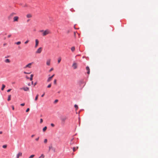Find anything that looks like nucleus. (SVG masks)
<instances>
[{
  "instance_id": "nucleus-1",
  "label": "nucleus",
  "mask_w": 158,
  "mask_h": 158,
  "mask_svg": "<svg viewBox=\"0 0 158 158\" xmlns=\"http://www.w3.org/2000/svg\"><path fill=\"white\" fill-rule=\"evenodd\" d=\"M40 32H42V35L43 36H45L46 35L50 33V31L48 29H47L45 31L40 30Z\"/></svg>"
},
{
  "instance_id": "nucleus-2",
  "label": "nucleus",
  "mask_w": 158,
  "mask_h": 158,
  "mask_svg": "<svg viewBox=\"0 0 158 158\" xmlns=\"http://www.w3.org/2000/svg\"><path fill=\"white\" fill-rule=\"evenodd\" d=\"M16 15V13L13 12L10 14L9 16L8 17V19L9 20H10L15 15Z\"/></svg>"
},
{
  "instance_id": "nucleus-3",
  "label": "nucleus",
  "mask_w": 158,
  "mask_h": 158,
  "mask_svg": "<svg viewBox=\"0 0 158 158\" xmlns=\"http://www.w3.org/2000/svg\"><path fill=\"white\" fill-rule=\"evenodd\" d=\"M16 15V13L13 12L10 14L9 16L8 17V19L9 20H10L15 15Z\"/></svg>"
},
{
  "instance_id": "nucleus-4",
  "label": "nucleus",
  "mask_w": 158,
  "mask_h": 158,
  "mask_svg": "<svg viewBox=\"0 0 158 158\" xmlns=\"http://www.w3.org/2000/svg\"><path fill=\"white\" fill-rule=\"evenodd\" d=\"M33 63V62H31L27 64L24 67V68H31V66L32 64Z\"/></svg>"
},
{
  "instance_id": "nucleus-5",
  "label": "nucleus",
  "mask_w": 158,
  "mask_h": 158,
  "mask_svg": "<svg viewBox=\"0 0 158 158\" xmlns=\"http://www.w3.org/2000/svg\"><path fill=\"white\" fill-rule=\"evenodd\" d=\"M19 17L17 16H15L13 18V22H18L19 21Z\"/></svg>"
},
{
  "instance_id": "nucleus-6",
  "label": "nucleus",
  "mask_w": 158,
  "mask_h": 158,
  "mask_svg": "<svg viewBox=\"0 0 158 158\" xmlns=\"http://www.w3.org/2000/svg\"><path fill=\"white\" fill-rule=\"evenodd\" d=\"M42 48L41 47L39 48L36 51L35 53L36 54L40 53L42 51Z\"/></svg>"
},
{
  "instance_id": "nucleus-7",
  "label": "nucleus",
  "mask_w": 158,
  "mask_h": 158,
  "mask_svg": "<svg viewBox=\"0 0 158 158\" xmlns=\"http://www.w3.org/2000/svg\"><path fill=\"white\" fill-rule=\"evenodd\" d=\"M21 90L23 89L24 91H27L29 90V88L27 87H23L20 88Z\"/></svg>"
},
{
  "instance_id": "nucleus-8",
  "label": "nucleus",
  "mask_w": 158,
  "mask_h": 158,
  "mask_svg": "<svg viewBox=\"0 0 158 158\" xmlns=\"http://www.w3.org/2000/svg\"><path fill=\"white\" fill-rule=\"evenodd\" d=\"M35 48H36L38 46L39 41L37 39H36L35 40Z\"/></svg>"
},
{
  "instance_id": "nucleus-9",
  "label": "nucleus",
  "mask_w": 158,
  "mask_h": 158,
  "mask_svg": "<svg viewBox=\"0 0 158 158\" xmlns=\"http://www.w3.org/2000/svg\"><path fill=\"white\" fill-rule=\"evenodd\" d=\"M72 67L74 69H77V63H74L73 64Z\"/></svg>"
},
{
  "instance_id": "nucleus-10",
  "label": "nucleus",
  "mask_w": 158,
  "mask_h": 158,
  "mask_svg": "<svg viewBox=\"0 0 158 158\" xmlns=\"http://www.w3.org/2000/svg\"><path fill=\"white\" fill-rule=\"evenodd\" d=\"M22 153L21 152H19L16 155L17 158H19V157L22 156Z\"/></svg>"
},
{
  "instance_id": "nucleus-11",
  "label": "nucleus",
  "mask_w": 158,
  "mask_h": 158,
  "mask_svg": "<svg viewBox=\"0 0 158 158\" xmlns=\"http://www.w3.org/2000/svg\"><path fill=\"white\" fill-rule=\"evenodd\" d=\"M51 60L49 59L48 60L46 61V64L48 66H50V65Z\"/></svg>"
},
{
  "instance_id": "nucleus-12",
  "label": "nucleus",
  "mask_w": 158,
  "mask_h": 158,
  "mask_svg": "<svg viewBox=\"0 0 158 158\" xmlns=\"http://www.w3.org/2000/svg\"><path fill=\"white\" fill-rule=\"evenodd\" d=\"M67 119V117H63L61 118V120L62 122H64Z\"/></svg>"
},
{
  "instance_id": "nucleus-13",
  "label": "nucleus",
  "mask_w": 158,
  "mask_h": 158,
  "mask_svg": "<svg viewBox=\"0 0 158 158\" xmlns=\"http://www.w3.org/2000/svg\"><path fill=\"white\" fill-rule=\"evenodd\" d=\"M86 69L87 71V73L88 74H89L90 73V69L89 67L87 66L86 67Z\"/></svg>"
},
{
  "instance_id": "nucleus-14",
  "label": "nucleus",
  "mask_w": 158,
  "mask_h": 158,
  "mask_svg": "<svg viewBox=\"0 0 158 158\" xmlns=\"http://www.w3.org/2000/svg\"><path fill=\"white\" fill-rule=\"evenodd\" d=\"M26 17L27 18H31L32 17V15L31 14H28L26 15Z\"/></svg>"
},
{
  "instance_id": "nucleus-15",
  "label": "nucleus",
  "mask_w": 158,
  "mask_h": 158,
  "mask_svg": "<svg viewBox=\"0 0 158 158\" xmlns=\"http://www.w3.org/2000/svg\"><path fill=\"white\" fill-rule=\"evenodd\" d=\"M4 61L5 63H10V60L8 59H6L5 60H4Z\"/></svg>"
},
{
  "instance_id": "nucleus-16",
  "label": "nucleus",
  "mask_w": 158,
  "mask_h": 158,
  "mask_svg": "<svg viewBox=\"0 0 158 158\" xmlns=\"http://www.w3.org/2000/svg\"><path fill=\"white\" fill-rule=\"evenodd\" d=\"M52 77H50L48 78L47 81L48 82H49L51 81L52 80Z\"/></svg>"
},
{
  "instance_id": "nucleus-17",
  "label": "nucleus",
  "mask_w": 158,
  "mask_h": 158,
  "mask_svg": "<svg viewBox=\"0 0 158 158\" xmlns=\"http://www.w3.org/2000/svg\"><path fill=\"white\" fill-rule=\"evenodd\" d=\"M5 87V85L4 84H2V88H1L2 90H3Z\"/></svg>"
},
{
  "instance_id": "nucleus-18",
  "label": "nucleus",
  "mask_w": 158,
  "mask_h": 158,
  "mask_svg": "<svg viewBox=\"0 0 158 158\" xmlns=\"http://www.w3.org/2000/svg\"><path fill=\"white\" fill-rule=\"evenodd\" d=\"M11 95H10L8 96V98L7 99L8 101H9L11 100Z\"/></svg>"
},
{
  "instance_id": "nucleus-19",
  "label": "nucleus",
  "mask_w": 158,
  "mask_h": 158,
  "mask_svg": "<svg viewBox=\"0 0 158 158\" xmlns=\"http://www.w3.org/2000/svg\"><path fill=\"white\" fill-rule=\"evenodd\" d=\"M33 75L32 74L31 75V77L30 79V81H32L33 80Z\"/></svg>"
},
{
  "instance_id": "nucleus-20",
  "label": "nucleus",
  "mask_w": 158,
  "mask_h": 158,
  "mask_svg": "<svg viewBox=\"0 0 158 158\" xmlns=\"http://www.w3.org/2000/svg\"><path fill=\"white\" fill-rule=\"evenodd\" d=\"M38 96H39V95L38 94H37L36 95V96L35 97V101H36L37 100V99H38Z\"/></svg>"
},
{
  "instance_id": "nucleus-21",
  "label": "nucleus",
  "mask_w": 158,
  "mask_h": 158,
  "mask_svg": "<svg viewBox=\"0 0 158 158\" xmlns=\"http://www.w3.org/2000/svg\"><path fill=\"white\" fill-rule=\"evenodd\" d=\"M74 107L75 108L76 110L78 109V106L76 104L74 105Z\"/></svg>"
},
{
  "instance_id": "nucleus-22",
  "label": "nucleus",
  "mask_w": 158,
  "mask_h": 158,
  "mask_svg": "<svg viewBox=\"0 0 158 158\" xmlns=\"http://www.w3.org/2000/svg\"><path fill=\"white\" fill-rule=\"evenodd\" d=\"M47 127L45 126V127H44L43 129V131L44 132L45 131L47 130Z\"/></svg>"
},
{
  "instance_id": "nucleus-23",
  "label": "nucleus",
  "mask_w": 158,
  "mask_h": 158,
  "mask_svg": "<svg viewBox=\"0 0 158 158\" xmlns=\"http://www.w3.org/2000/svg\"><path fill=\"white\" fill-rule=\"evenodd\" d=\"M75 48L74 47H73L71 48V50L72 52H74L75 50Z\"/></svg>"
},
{
  "instance_id": "nucleus-24",
  "label": "nucleus",
  "mask_w": 158,
  "mask_h": 158,
  "mask_svg": "<svg viewBox=\"0 0 158 158\" xmlns=\"http://www.w3.org/2000/svg\"><path fill=\"white\" fill-rule=\"evenodd\" d=\"M61 60V57H59L58 59V63H59L60 61Z\"/></svg>"
},
{
  "instance_id": "nucleus-25",
  "label": "nucleus",
  "mask_w": 158,
  "mask_h": 158,
  "mask_svg": "<svg viewBox=\"0 0 158 158\" xmlns=\"http://www.w3.org/2000/svg\"><path fill=\"white\" fill-rule=\"evenodd\" d=\"M21 43V42L20 41H18L17 42H16L15 43V44H16L17 45H19Z\"/></svg>"
},
{
  "instance_id": "nucleus-26",
  "label": "nucleus",
  "mask_w": 158,
  "mask_h": 158,
  "mask_svg": "<svg viewBox=\"0 0 158 158\" xmlns=\"http://www.w3.org/2000/svg\"><path fill=\"white\" fill-rule=\"evenodd\" d=\"M7 146V145H6V144L2 146V147H3V148H6Z\"/></svg>"
},
{
  "instance_id": "nucleus-27",
  "label": "nucleus",
  "mask_w": 158,
  "mask_h": 158,
  "mask_svg": "<svg viewBox=\"0 0 158 158\" xmlns=\"http://www.w3.org/2000/svg\"><path fill=\"white\" fill-rule=\"evenodd\" d=\"M51 86H52L51 84H50L48 85V86H47V87L48 88H50L51 87Z\"/></svg>"
},
{
  "instance_id": "nucleus-28",
  "label": "nucleus",
  "mask_w": 158,
  "mask_h": 158,
  "mask_svg": "<svg viewBox=\"0 0 158 158\" xmlns=\"http://www.w3.org/2000/svg\"><path fill=\"white\" fill-rule=\"evenodd\" d=\"M34 156H35V155H31V156H29V158H32Z\"/></svg>"
},
{
  "instance_id": "nucleus-29",
  "label": "nucleus",
  "mask_w": 158,
  "mask_h": 158,
  "mask_svg": "<svg viewBox=\"0 0 158 158\" xmlns=\"http://www.w3.org/2000/svg\"><path fill=\"white\" fill-rule=\"evenodd\" d=\"M73 140V138L71 140V142L70 143V144L71 145L73 143V142H72V141Z\"/></svg>"
},
{
  "instance_id": "nucleus-30",
  "label": "nucleus",
  "mask_w": 158,
  "mask_h": 158,
  "mask_svg": "<svg viewBox=\"0 0 158 158\" xmlns=\"http://www.w3.org/2000/svg\"><path fill=\"white\" fill-rule=\"evenodd\" d=\"M47 142V139H45L44 140V143H46Z\"/></svg>"
},
{
  "instance_id": "nucleus-31",
  "label": "nucleus",
  "mask_w": 158,
  "mask_h": 158,
  "mask_svg": "<svg viewBox=\"0 0 158 158\" xmlns=\"http://www.w3.org/2000/svg\"><path fill=\"white\" fill-rule=\"evenodd\" d=\"M54 84L56 85V80L55 79L54 81Z\"/></svg>"
},
{
  "instance_id": "nucleus-32",
  "label": "nucleus",
  "mask_w": 158,
  "mask_h": 158,
  "mask_svg": "<svg viewBox=\"0 0 158 158\" xmlns=\"http://www.w3.org/2000/svg\"><path fill=\"white\" fill-rule=\"evenodd\" d=\"M53 70V68H51L50 70H49V72H51Z\"/></svg>"
},
{
  "instance_id": "nucleus-33",
  "label": "nucleus",
  "mask_w": 158,
  "mask_h": 158,
  "mask_svg": "<svg viewBox=\"0 0 158 158\" xmlns=\"http://www.w3.org/2000/svg\"><path fill=\"white\" fill-rule=\"evenodd\" d=\"M58 102V100L57 99H56L55 100V101H54V103H56L57 102Z\"/></svg>"
},
{
  "instance_id": "nucleus-34",
  "label": "nucleus",
  "mask_w": 158,
  "mask_h": 158,
  "mask_svg": "<svg viewBox=\"0 0 158 158\" xmlns=\"http://www.w3.org/2000/svg\"><path fill=\"white\" fill-rule=\"evenodd\" d=\"M43 122V119L42 118H41L40 119V123H41Z\"/></svg>"
},
{
  "instance_id": "nucleus-35",
  "label": "nucleus",
  "mask_w": 158,
  "mask_h": 158,
  "mask_svg": "<svg viewBox=\"0 0 158 158\" xmlns=\"http://www.w3.org/2000/svg\"><path fill=\"white\" fill-rule=\"evenodd\" d=\"M30 110V109L29 108H27V109L26 110V112H28Z\"/></svg>"
},
{
  "instance_id": "nucleus-36",
  "label": "nucleus",
  "mask_w": 158,
  "mask_h": 158,
  "mask_svg": "<svg viewBox=\"0 0 158 158\" xmlns=\"http://www.w3.org/2000/svg\"><path fill=\"white\" fill-rule=\"evenodd\" d=\"M76 150V148L75 147L73 148V152H75Z\"/></svg>"
},
{
  "instance_id": "nucleus-37",
  "label": "nucleus",
  "mask_w": 158,
  "mask_h": 158,
  "mask_svg": "<svg viewBox=\"0 0 158 158\" xmlns=\"http://www.w3.org/2000/svg\"><path fill=\"white\" fill-rule=\"evenodd\" d=\"M51 125L52 127H54V126H55V125H54V124L53 123H51Z\"/></svg>"
},
{
  "instance_id": "nucleus-38",
  "label": "nucleus",
  "mask_w": 158,
  "mask_h": 158,
  "mask_svg": "<svg viewBox=\"0 0 158 158\" xmlns=\"http://www.w3.org/2000/svg\"><path fill=\"white\" fill-rule=\"evenodd\" d=\"M20 105L22 106H23L25 105V103H23L20 104Z\"/></svg>"
},
{
  "instance_id": "nucleus-39",
  "label": "nucleus",
  "mask_w": 158,
  "mask_h": 158,
  "mask_svg": "<svg viewBox=\"0 0 158 158\" xmlns=\"http://www.w3.org/2000/svg\"><path fill=\"white\" fill-rule=\"evenodd\" d=\"M28 42H29V40H27L24 43L25 44H27Z\"/></svg>"
},
{
  "instance_id": "nucleus-40",
  "label": "nucleus",
  "mask_w": 158,
  "mask_h": 158,
  "mask_svg": "<svg viewBox=\"0 0 158 158\" xmlns=\"http://www.w3.org/2000/svg\"><path fill=\"white\" fill-rule=\"evenodd\" d=\"M39 137H38V138H36L35 140L36 141H38L39 140Z\"/></svg>"
},
{
  "instance_id": "nucleus-41",
  "label": "nucleus",
  "mask_w": 158,
  "mask_h": 158,
  "mask_svg": "<svg viewBox=\"0 0 158 158\" xmlns=\"http://www.w3.org/2000/svg\"><path fill=\"white\" fill-rule=\"evenodd\" d=\"M41 157H43V158H44V156L43 154H42L41 156L39 158H40Z\"/></svg>"
},
{
  "instance_id": "nucleus-42",
  "label": "nucleus",
  "mask_w": 158,
  "mask_h": 158,
  "mask_svg": "<svg viewBox=\"0 0 158 158\" xmlns=\"http://www.w3.org/2000/svg\"><path fill=\"white\" fill-rule=\"evenodd\" d=\"M52 148V146H49V150H50Z\"/></svg>"
},
{
  "instance_id": "nucleus-43",
  "label": "nucleus",
  "mask_w": 158,
  "mask_h": 158,
  "mask_svg": "<svg viewBox=\"0 0 158 158\" xmlns=\"http://www.w3.org/2000/svg\"><path fill=\"white\" fill-rule=\"evenodd\" d=\"M11 89H8L7 90V92H10L11 91Z\"/></svg>"
},
{
  "instance_id": "nucleus-44",
  "label": "nucleus",
  "mask_w": 158,
  "mask_h": 158,
  "mask_svg": "<svg viewBox=\"0 0 158 158\" xmlns=\"http://www.w3.org/2000/svg\"><path fill=\"white\" fill-rule=\"evenodd\" d=\"M12 109L13 110H14V106H12Z\"/></svg>"
},
{
  "instance_id": "nucleus-45",
  "label": "nucleus",
  "mask_w": 158,
  "mask_h": 158,
  "mask_svg": "<svg viewBox=\"0 0 158 158\" xmlns=\"http://www.w3.org/2000/svg\"><path fill=\"white\" fill-rule=\"evenodd\" d=\"M11 35H10H10H8V38H10V37L11 36Z\"/></svg>"
},
{
  "instance_id": "nucleus-46",
  "label": "nucleus",
  "mask_w": 158,
  "mask_h": 158,
  "mask_svg": "<svg viewBox=\"0 0 158 158\" xmlns=\"http://www.w3.org/2000/svg\"><path fill=\"white\" fill-rule=\"evenodd\" d=\"M44 94L45 93H44L42 95H41V97H43L44 96Z\"/></svg>"
},
{
  "instance_id": "nucleus-47",
  "label": "nucleus",
  "mask_w": 158,
  "mask_h": 158,
  "mask_svg": "<svg viewBox=\"0 0 158 158\" xmlns=\"http://www.w3.org/2000/svg\"><path fill=\"white\" fill-rule=\"evenodd\" d=\"M37 82H35V83L34 84V86L35 85L37 84Z\"/></svg>"
},
{
  "instance_id": "nucleus-48",
  "label": "nucleus",
  "mask_w": 158,
  "mask_h": 158,
  "mask_svg": "<svg viewBox=\"0 0 158 158\" xmlns=\"http://www.w3.org/2000/svg\"><path fill=\"white\" fill-rule=\"evenodd\" d=\"M24 73H25V74H29V73H27V72H24Z\"/></svg>"
},
{
  "instance_id": "nucleus-49",
  "label": "nucleus",
  "mask_w": 158,
  "mask_h": 158,
  "mask_svg": "<svg viewBox=\"0 0 158 158\" xmlns=\"http://www.w3.org/2000/svg\"><path fill=\"white\" fill-rule=\"evenodd\" d=\"M6 44H7L6 43H5L3 44V45L4 46H5V45H6Z\"/></svg>"
},
{
  "instance_id": "nucleus-50",
  "label": "nucleus",
  "mask_w": 158,
  "mask_h": 158,
  "mask_svg": "<svg viewBox=\"0 0 158 158\" xmlns=\"http://www.w3.org/2000/svg\"><path fill=\"white\" fill-rule=\"evenodd\" d=\"M35 136V135H32L31 136V137H34V136Z\"/></svg>"
},
{
  "instance_id": "nucleus-51",
  "label": "nucleus",
  "mask_w": 158,
  "mask_h": 158,
  "mask_svg": "<svg viewBox=\"0 0 158 158\" xmlns=\"http://www.w3.org/2000/svg\"><path fill=\"white\" fill-rule=\"evenodd\" d=\"M54 75H55L53 74L51 77H52H52L54 76Z\"/></svg>"
},
{
  "instance_id": "nucleus-52",
  "label": "nucleus",
  "mask_w": 158,
  "mask_h": 158,
  "mask_svg": "<svg viewBox=\"0 0 158 158\" xmlns=\"http://www.w3.org/2000/svg\"><path fill=\"white\" fill-rule=\"evenodd\" d=\"M2 131H0V134H2Z\"/></svg>"
},
{
  "instance_id": "nucleus-53",
  "label": "nucleus",
  "mask_w": 158,
  "mask_h": 158,
  "mask_svg": "<svg viewBox=\"0 0 158 158\" xmlns=\"http://www.w3.org/2000/svg\"><path fill=\"white\" fill-rule=\"evenodd\" d=\"M15 82H12V84H15Z\"/></svg>"
},
{
  "instance_id": "nucleus-54",
  "label": "nucleus",
  "mask_w": 158,
  "mask_h": 158,
  "mask_svg": "<svg viewBox=\"0 0 158 158\" xmlns=\"http://www.w3.org/2000/svg\"><path fill=\"white\" fill-rule=\"evenodd\" d=\"M29 20H30V19H28V20H27V22H28L29 21Z\"/></svg>"
},
{
  "instance_id": "nucleus-55",
  "label": "nucleus",
  "mask_w": 158,
  "mask_h": 158,
  "mask_svg": "<svg viewBox=\"0 0 158 158\" xmlns=\"http://www.w3.org/2000/svg\"><path fill=\"white\" fill-rule=\"evenodd\" d=\"M76 149H78V147H76Z\"/></svg>"
},
{
  "instance_id": "nucleus-56",
  "label": "nucleus",
  "mask_w": 158,
  "mask_h": 158,
  "mask_svg": "<svg viewBox=\"0 0 158 158\" xmlns=\"http://www.w3.org/2000/svg\"><path fill=\"white\" fill-rule=\"evenodd\" d=\"M33 83V81H31V84H32Z\"/></svg>"
},
{
  "instance_id": "nucleus-57",
  "label": "nucleus",
  "mask_w": 158,
  "mask_h": 158,
  "mask_svg": "<svg viewBox=\"0 0 158 158\" xmlns=\"http://www.w3.org/2000/svg\"><path fill=\"white\" fill-rule=\"evenodd\" d=\"M27 77V78L29 79V77Z\"/></svg>"
}]
</instances>
